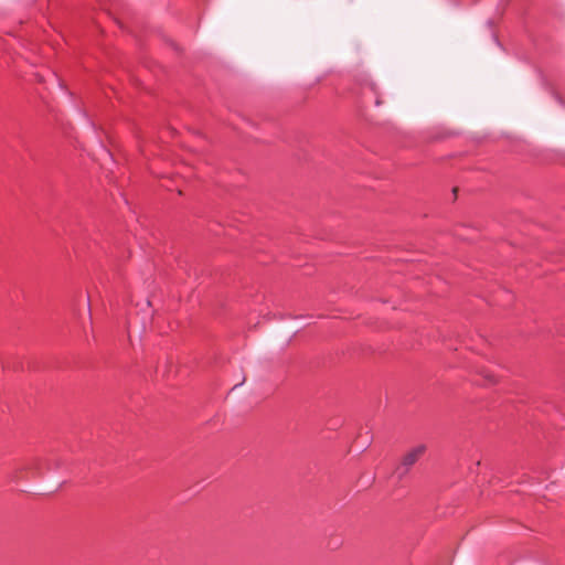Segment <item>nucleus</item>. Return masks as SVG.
Returning a JSON list of instances; mask_svg holds the SVG:
<instances>
[{
  "instance_id": "obj_3",
  "label": "nucleus",
  "mask_w": 565,
  "mask_h": 565,
  "mask_svg": "<svg viewBox=\"0 0 565 565\" xmlns=\"http://www.w3.org/2000/svg\"><path fill=\"white\" fill-rule=\"evenodd\" d=\"M490 382H491V383H493V382H494L493 376H490Z\"/></svg>"
},
{
  "instance_id": "obj_1",
  "label": "nucleus",
  "mask_w": 565,
  "mask_h": 565,
  "mask_svg": "<svg viewBox=\"0 0 565 565\" xmlns=\"http://www.w3.org/2000/svg\"><path fill=\"white\" fill-rule=\"evenodd\" d=\"M426 451L425 445H418L408 450L402 458L401 463L396 467L395 473L398 478L407 475L409 469L424 456Z\"/></svg>"
},
{
  "instance_id": "obj_2",
  "label": "nucleus",
  "mask_w": 565,
  "mask_h": 565,
  "mask_svg": "<svg viewBox=\"0 0 565 565\" xmlns=\"http://www.w3.org/2000/svg\"><path fill=\"white\" fill-rule=\"evenodd\" d=\"M363 89L369 90L370 93H372L374 95L376 106H380L382 104V100L380 98V93H379V89H377V86L375 83L366 82L363 86Z\"/></svg>"
}]
</instances>
